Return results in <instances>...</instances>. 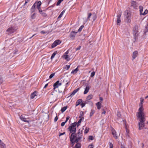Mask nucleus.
Listing matches in <instances>:
<instances>
[{"label": "nucleus", "instance_id": "1", "mask_svg": "<svg viewBox=\"0 0 148 148\" xmlns=\"http://www.w3.org/2000/svg\"><path fill=\"white\" fill-rule=\"evenodd\" d=\"M137 116L138 118H140V122L138 123L139 130L142 129L144 127V122L145 121L144 113H137Z\"/></svg>", "mask_w": 148, "mask_h": 148}, {"label": "nucleus", "instance_id": "2", "mask_svg": "<svg viewBox=\"0 0 148 148\" xmlns=\"http://www.w3.org/2000/svg\"><path fill=\"white\" fill-rule=\"evenodd\" d=\"M124 15L125 17V21L127 23H130L131 21V14L130 11L128 10L125 11Z\"/></svg>", "mask_w": 148, "mask_h": 148}, {"label": "nucleus", "instance_id": "3", "mask_svg": "<svg viewBox=\"0 0 148 148\" xmlns=\"http://www.w3.org/2000/svg\"><path fill=\"white\" fill-rule=\"evenodd\" d=\"M77 123H75L72 124L68 128L69 131H70L72 134H74L76 132V126Z\"/></svg>", "mask_w": 148, "mask_h": 148}, {"label": "nucleus", "instance_id": "4", "mask_svg": "<svg viewBox=\"0 0 148 148\" xmlns=\"http://www.w3.org/2000/svg\"><path fill=\"white\" fill-rule=\"evenodd\" d=\"M144 99L143 98H140V102L139 104V108L138 109V112L137 113H144V108L143 107V104Z\"/></svg>", "mask_w": 148, "mask_h": 148}, {"label": "nucleus", "instance_id": "5", "mask_svg": "<svg viewBox=\"0 0 148 148\" xmlns=\"http://www.w3.org/2000/svg\"><path fill=\"white\" fill-rule=\"evenodd\" d=\"M76 136H75L74 134H71L70 138V140L72 146H73L74 145V143L76 142L75 141L76 138Z\"/></svg>", "mask_w": 148, "mask_h": 148}, {"label": "nucleus", "instance_id": "6", "mask_svg": "<svg viewBox=\"0 0 148 148\" xmlns=\"http://www.w3.org/2000/svg\"><path fill=\"white\" fill-rule=\"evenodd\" d=\"M16 30V29L14 27H9L6 31L7 32L8 34H10L14 32Z\"/></svg>", "mask_w": 148, "mask_h": 148}, {"label": "nucleus", "instance_id": "7", "mask_svg": "<svg viewBox=\"0 0 148 148\" xmlns=\"http://www.w3.org/2000/svg\"><path fill=\"white\" fill-rule=\"evenodd\" d=\"M69 52L67 51L64 54V55L62 56V57L66 59L67 61H69L70 60L69 56L68 55L69 53Z\"/></svg>", "mask_w": 148, "mask_h": 148}, {"label": "nucleus", "instance_id": "8", "mask_svg": "<svg viewBox=\"0 0 148 148\" xmlns=\"http://www.w3.org/2000/svg\"><path fill=\"white\" fill-rule=\"evenodd\" d=\"M61 42L59 40H57L55 41L51 45V47L52 48L55 47L57 45L60 44Z\"/></svg>", "mask_w": 148, "mask_h": 148}, {"label": "nucleus", "instance_id": "9", "mask_svg": "<svg viewBox=\"0 0 148 148\" xmlns=\"http://www.w3.org/2000/svg\"><path fill=\"white\" fill-rule=\"evenodd\" d=\"M61 85V83L59 81H57L53 84L54 89L55 90L56 88H58L59 86Z\"/></svg>", "mask_w": 148, "mask_h": 148}, {"label": "nucleus", "instance_id": "10", "mask_svg": "<svg viewBox=\"0 0 148 148\" xmlns=\"http://www.w3.org/2000/svg\"><path fill=\"white\" fill-rule=\"evenodd\" d=\"M77 33V32H75L72 31L71 32L69 36L70 38L72 40H74Z\"/></svg>", "mask_w": 148, "mask_h": 148}, {"label": "nucleus", "instance_id": "11", "mask_svg": "<svg viewBox=\"0 0 148 148\" xmlns=\"http://www.w3.org/2000/svg\"><path fill=\"white\" fill-rule=\"evenodd\" d=\"M121 12H120L119 14L117 15V24L119 25H120V23L121 22L120 17L121 15Z\"/></svg>", "mask_w": 148, "mask_h": 148}, {"label": "nucleus", "instance_id": "12", "mask_svg": "<svg viewBox=\"0 0 148 148\" xmlns=\"http://www.w3.org/2000/svg\"><path fill=\"white\" fill-rule=\"evenodd\" d=\"M139 32L138 28L137 27H135L133 29V33L135 36H138Z\"/></svg>", "mask_w": 148, "mask_h": 148}, {"label": "nucleus", "instance_id": "13", "mask_svg": "<svg viewBox=\"0 0 148 148\" xmlns=\"http://www.w3.org/2000/svg\"><path fill=\"white\" fill-rule=\"evenodd\" d=\"M131 5L134 8H135L138 6V4L134 1H131Z\"/></svg>", "mask_w": 148, "mask_h": 148}, {"label": "nucleus", "instance_id": "14", "mask_svg": "<svg viewBox=\"0 0 148 148\" xmlns=\"http://www.w3.org/2000/svg\"><path fill=\"white\" fill-rule=\"evenodd\" d=\"M60 82L61 83V85L62 84L67 85L69 83V82H67V79L66 78L61 79L60 80Z\"/></svg>", "mask_w": 148, "mask_h": 148}, {"label": "nucleus", "instance_id": "15", "mask_svg": "<svg viewBox=\"0 0 148 148\" xmlns=\"http://www.w3.org/2000/svg\"><path fill=\"white\" fill-rule=\"evenodd\" d=\"M112 134L113 135L114 138H118V136L116 134V131L113 129L112 130Z\"/></svg>", "mask_w": 148, "mask_h": 148}, {"label": "nucleus", "instance_id": "16", "mask_svg": "<svg viewBox=\"0 0 148 148\" xmlns=\"http://www.w3.org/2000/svg\"><path fill=\"white\" fill-rule=\"evenodd\" d=\"M79 90V88L74 90L71 94H69V95L67 97V98H68L70 96H73Z\"/></svg>", "mask_w": 148, "mask_h": 148}, {"label": "nucleus", "instance_id": "17", "mask_svg": "<svg viewBox=\"0 0 148 148\" xmlns=\"http://www.w3.org/2000/svg\"><path fill=\"white\" fill-rule=\"evenodd\" d=\"M90 86L89 85H87L86 86L84 92V94H86L88 92L90 88Z\"/></svg>", "mask_w": 148, "mask_h": 148}, {"label": "nucleus", "instance_id": "18", "mask_svg": "<svg viewBox=\"0 0 148 148\" xmlns=\"http://www.w3.org/2000/svg\"><path fill=\"white\" fill-rule=\"evenodd\" d=\"M37 96V92L36 91L34 92L31 95V98L33 99Z\"/></svg>", "mask_w": 148, "mask_h": 148}, {"label": "nucleus", "instance_id": "19", "mask_svg": "<svg viewBox=\"0 0 148 148\" xmlns=\"http://www.w3.org/2000/svg\"><path fill=\"white\" fill-rule=\"evenodd\" d=\"M36 4H37V7L38 10L40 9V5L41 4V2L40 1L36 2Z\"/></svg>", "mask_w": 148, "mask_h": 148}, {"label": "nucleus", "instance_id": "20", "mask_svg": "<svg viewBox=\"0 0 148 148\" xmlns=\"http://www.w3.org/2000/svg\"><path fill=\"white\" fill-rule=\"evenodd\" d=\"M20 119H21L22 121H24L25 122H29V121L28 120H27V119L25 118L24 116H23L22 115L21 116H20Z\"/></svg>", "mask_w": 148, "mask_h": 148}, {"label": "nucleus", "instance_id": "21", "mask_svg": "<svg viewBox=\"0 0 148 148\" xmlns=\"http://www.w3.org/2000/svg\"><path fill=\"white\" fill-rule=\"evenodd\" d=\"M138 52L137 51H135L133 53L132 58L133 59H135L138 56Z\"/></svg>", "mask_w": 148, "mask_h": 148}, {"label": "nucleus", "instance_id": "22", "mask_svg": "<svg viewBox=\"0 0 148 148\" xmlns=\"http://www.w3.org/2000/svg\"><path fill=\"white\" fill-rule=\"evenodd\" d=\"M76 138L75 139V141H76V142H77L79 141L81 139V138H82V135H81V134H80V135H79L78 136L77 135L76 136Z\"/></svg>", "mask_w": 148, "mask_h": 148}, {"label": "nucleus", "instance_id": "23", "mask_svg": "<svg viewBox=\"0 0 148 148\" xmlns=\"http://www.w3.org/2000/svg\"><path fill=\"white\" fill-rule=\"evenodd\" d=\"M39 10V12L43 16L46 17L47 16V14L45 12H44L42 10Z\"/></svg>", "mask_w": 148, "mask_h": 148}, {"label": "nucleus", "instance_id": "24", "mask_svg": "<svg viewBox=\"0 0 148 148\" xmlns=\"http://www.w3.org/2000/svg\"><path fill=\"white\" fill-rule=\"evenodd\" d=\"M101 103L100 102H98L97 103H96V105L97 107V109L98 110H99L101 108Z\"/></svg>", "mask_w": 148, "mask_h": 148}, {"label": "nucleus", "instance_id": "25", "mask_svg": "<svg viewBox=\"0 0 148 148\" xmlns=\"http://www.w3.org/2000/svg\"><path fill=\"white\" fill-rule=\"evenodd\" d=\"M82 100L81 99H79L78 100L76 103V106H78L80 103L82 102Z\"/></svg>", "mask_w": 148, "mask_h": 148}, {"label": "nucleus", "instance_id": "26", "mask_svg": "<svg viewBox=\"0 0 148 148\" xmlns=\"http://www.w3.org/2000/svg\"><path fill=\"white\" fill-rule=\"evenodd\" d=\"M93 97V96L92 95H88L86 98V100H89L91 99Z\"/></svg>", "mask_w": 148, "mask_h": 148}, {"label": "nucleus", "instance_id": "27", "mask_svg": "<svg viewBox=\"0 0 148 148\" xmlns=\"http://www.w3.org/2000/svg\"><path fill=\"white\" fill-rule=\"evenodd\" d=\"M0 145L1 148H6V145L2 142L0 144Z\"/></svg>", "mask_w": 148, "mask_h": 148}, {"label": "nucleus", "instance_id": "28", "mask_svg": "<svg viewBox=\"0 0 148 148\" xmlns=\"http://www.w3.org/2000/svg\"><path fill=\"white\" fill-rule=\"evenodd\" d=\"M78 71V69H77V68H76L74 70L72 71L71 72V74H76L77 72Z\"/></svg>", "mask_w": 148, "mask_h": 148}, {"label": "nucleus", "instance_id": "29", "mask_svg": "<svg viewBox=\"0 0 148 148\" xmlns=\"http://www.w3.org/2000/svg\"><path fill=\"white\" fill-rule=\"evenodd\" d=\"M65 12V10H64L63 11L61 12V13H60V14L59 15V16H58V18L59 19V18H61V17L62 16H63V14H64Z\"/></svg>", "mask_w": 148, "mask_h": 148}, {"label": "nucleus", "instance_id": "30", "mask_svg": "<svg viewBox=\"0 0 148 148\" xmlns=\"http://www.w3.org/2000/svg\"><path fill=\"white\" fill-rule=\"evenodd\" d=\"M97 17V16L96 14H92V20L93 21H95V19H96Z\"/></svg>", "mask_w": 148, "mask_h": 148}, {"label": "nucleus", "instance_id": "31", "mask_svg": "<svg viewBox=\"0 0 148 148\" xmlns=\"http://www.w3.org/2000/svg\"><path fill=\"white\" fill-rule=\"evenodd\" d=\"M57 52L56 51L54 52L53 53V54H52V55L51 57V60H52L54 58L56 54H57Z\"/></svg>", "mask_w": 148, "mask_h": 148}, {"label": "nucleus", "instance_id": "32", "mask_svg": "<svg viewBox=\"0 0 148 148\" xmlns=\"http://www.w3.org/2000/svg\"><path fill=\"white\" fill-rule=\"evenodd\" d=\"M139 9L140 14L142 15V14H143V7L141 6H140L139 7Z\"/></svg>", "mask_w": 148, "mask_h": 148}, {"label": "nucleus", "instance_id": "33", "mask_svg": "<svg viewBox=\"0 0 148 148\" xmlns=\"http://www.w3.org/2000/svg\"><path fill=\"white\" fill-rule=\"evenodd\" d=\"M57 97H62L63 95V93L62 92H59L57 94Z\"/></svg>", "mask_w": 148, "mask_h": 148}, {"label": "nucleus", "instance_id": "34", "mask_svg": "<svg viewBox=\"0 0 148 148\" xmlns=\"http://www.w3.org/2000/svg\"><path fill=\"white\" fill-rule=\"evenodd\" d=\"M67 107V106H65L64 107L62 108L61 109V111L62 112H63L64 111H65V110L66 109Z\"/></svg>", "mask_w": 148, "mask_h": 148}, {"label": "nucleus", "instance_id": "35", "mask_svg": "<svg viewBox=\"0 0 148 148\" xmlns=\"http://www.w3.org/2000/svg\"><path fill=\"white\" fill-rule=\"evenodd\" d=\"M81 145L80 143H77V144L75 145V148H80Z\"/></svg>", "mask_w": 148, "mask_h": 148}, {"label": "nucleus", "instance_id": "36", "mask_svg": "<svg viewBox=\"0 0 148 148\" xmlns=\"http://www.w3.org/2000/svg\"><path fill=\"white\" fill-rule=\"evenodd\" d=\"M81 119L79 120V121L78 123H77V127H78L79 125H80V123H81L82 120L84 119L83 117H82L80 118Z\"/></svg>", "mask_w": 148, "mask_h": 148}, {"label": "nucleus", "instance_id": "37", "mask_svg": "<svg viewBox=\"0 0 148 148\" xmlns=\"http://www.w3.org/2000/svg\"><path fill=\"white\" fill-rule=\"evenodd\" d=\"M36 3H35L34 4V5H33L32 6V7L31 10H33V11H34V10L35 9V8L36 7Z\"/></svg>", "mask_w": 148, "mask_h": 148}, {"label": "nucleus", "instance_id": "38", "mask_svg": "<svg viewBox=\"0 0 148 148\" xmlns=\"http://www.w3.org/2000/svg\"><path fill=\"white\" fill-rule=\"evenodd\" d=\"M95 113V111L94 110H92L91 112L90 113V117H91V116H92L93 114Z\"/></svg>", "mask_w": 148, "mask_h": 148}, {"label": "nucleus", "instance_id": "39", "mask_svg": "<svg viewBox=\"0 0 148 148\" xmlns=\"http://www.w3.org/2000/svg\"><path fill=\"white\" fill-rule=\"evenodd\" d=\"M125 129H126V136H127L128 137L129 136V132L128 130L127 129V128L126 126H125Z\"/></svg>", "mask_w": 148, "mask_h": 148}, {"label": "nucleus", "instance_id": "40", "mask_svg": "<svg viewBox=\"0 0 148 148\" xmlns=\"http://www.w3.org/2000/svg\"><path fill=\"white\" fill-rule=\"evenodd\" d=\"M148 13V10H145L144 12L142 14V15H145Z\"/></svg>", "mask_w": 148, "mask_h": 148}, {"label": "nucleus", "instance_id": "41", "mask_svg": "<svg viewBox=\"0 0 148 148\" xmlns=\"http://www.w3.org/2000/svg\"><path fill=\"white\" fill-rule=\"evenodd\" d=\"M89 129V128L86 127L84 131V133L85 134L87 133L88 132Z\"/></svg>", "mask_w": 148, "mask_h": 148}, {"label": "nucleus", "instance_id": "42", "mask_svg": "<svg viewBox=\"0 0 148 148\" xmlns=\"http://www.w3.org/2000/svg\"><path fill=\"white\" fill-rule=\"evenodd\" d=\"M109 148H113V145L112 143L111 142H109Z\"/></svg>", "mask_w": 148, "mask_h": 148}, {"label": "nucleus", "instance_id": "43", "mask_svg": "<svg viewBox=\"0 0 148 148\" xmlns=\"http://www.w3.org/2000/svg\"><path fill=\"white\" fill-rule=\"evenodd\" d=\"M35 16H36V15H35V13H34L33 14H32L31 16V18L33 19H34L35 18V17H36Z\"/></svg>", "mask_w": 148, "mask_h": 148}, {"label": "nucleus", "instance_id": "44", "mask_svg": "<svg viewBox=\"0 0 148 148\" xmlns=\"http://www.w3.org/2000/svg\"><path fill=\"white\" fill-rule=\"evenodd\" d=\"M63 0H59V1L57 2L56 5H59L60 3Z\"/></svg>", "mask_w": 148, "mask_h": 148}, {"label": "nucleus", "instance_id": "45", "mask_svg": "<svg viewBox=\"0 0 148 148\" xmlns=\"http://www.w3.org/2000/svg\"><path fill=\"white\" fill-rule=\"evenodd\" d=\"M95 72L94 71H93L91 73L90 75V77H93L95 75Z\"/></svg>", "mask_w": 148, "mask_h": 148}, {"label": "nucleus", "instance_id": "46", "mask_svg": "<svg viewBox=\"0 0 148 148\" xmlns=\"http://www.w3.org/2000/svg\"><path fill=\"white\" fill-rule=\"evenodd\" d=\"M55 75V73H53L51 74L49 76V78L50 79H51L54 75Z\"/></svg>", "mask_w": 148, "mask_h": 148}, {"label": "nucleus", "instance_id": "47", "mask_svg": "<svg viewBox=\"0 0 148 148\" xmlns=\"http://www.w3.org/2000/svg\"><path fill=\"white\" fill-rule=\"evenodd\" d=\"M83 115H84L83 112H80V116H79V118H82V117H83Z\"/></svg>", "mask_w": 148, "mask_h": 148}, {"label": "nucleus", "instance_id": "48", "mask_svg": "<svg viewBox=\"0 0 148 148\" xmlns=\"http://www.w3.org/2000/svg\"><path fill=\"white\" fill-rule=\"evenodd\" d=\"M49 32H44L43 31H41V33L42 34H48Z\"/></svg>", "mask_w": 148, "mask_h": 148}, {"label": "nucleus", "instance_id": "49", "mask_svg": "<svg viewBox=\"0 0 148 148\" xmlns=\"http://www.w3.org/2000/svg\"><path fill=\"white\" fill-rule=\"evenodd\" d=\"M92 15V14L91 13H89L88 14V16L87 17V19L88 20H90V18Z\"/></svg>", "mask_w": 148, "mask_h": 148}, {"label": "nucleus", "instance_id": "50", "mask_svg": "<svg viewBox=\"0 0 148 148\" xmlns=\"http://www.w3.org/2000/svg\"><path fill=\"white\" fill-rule=\"evenodd\" d=\"M117 116L119 118H120L121 116V114L119 112H117Z\"/></svg>", "mask_w": 148, "mask_h": 148}, {"label": "nucleus", "instance_id": "51", "mask_svg": "<svg viewBox=\"0 0 148 148\" xmlns=\"http://www.w3.org/2000/svg\"><path fill=\"white\" fill-rule=\"evenodd\" d=\"M83 28V26H81L79 28V29H78V32H80L81 30H82V28Z\"/></svg>", "mask_w": 148, "mask_h": 148}, {"label": "nucleus", "instance_id": "52", "mask_svg": "<svg viewBox=\"0 0 148 148\" xmlns=\"http://www.w3.org/2000/svg\"><path fill=\"white\" fill-rule=\"evenodd\" d=\"M70 67V65H66L65 68V69H66V70H68L69 68Z\"/></svg>", "mask_w": 148, "mask_h": 148}, {"label": "nucleus", "instance_id": "53", "mask_svg": "<svg viewBox=\"0 0 148 148\" xmlns=\"http://www.w3.org/2000/svg\"><path fill=\"white\" fill-rule=\"evenodd\" d=\"M66 123V122L65 121L62 123L61 125V126L62 127L63 126L65 125Z\"/></svg>", "mask_w": 148, "mask_h": 148}, {"label": "nucleus", "instance_id": "54", "mask_svg": "<svg viewBox=\"0 0 148 148\" xmlns=\"http://www.w3.org/2000/svg\"><path fill=\"white\" fill-rule=\"evenodd\" d=\"M89 140H93V137L92 136H89Z\"/></svg>", "mask_w": 148, "mask_h": 148}, {"label": "nucleus", "instance_id": "55", "mask_svg": "<svg viewBox=\"0 0 148 148\" xmlns=\"http://www.w3.org/2000/svg\"><path fill=\"white\" fill-rule=\"evenodd\" d=\"M81 48V46H79L77 48H76V51L79 50Z\"/></svg>", "mask_w": 148, "mask_h": 148}, {"label": "nucleus", "instance_id": "56", "mask_svg": "<svg viewBox=\"0 0 148 148\" xmlns=\"http://www.w3.org/2000/svg\"><path fill=\"white\" fill-rule=\"evenodd\" d=\"M103 111V112L102 113V114H105L106 113V111L103 109H102Z\"/></svg>", "mask_w": 148, "mask_h": 148}, {"label": "nucleus", "instance_id": "57", "mask_svg": "<svg viewBox=\"0 0 148 148\" xmlns=\"http://www.w3.org/2000/svg\"><path fill=\"white\" fill-rule=\"evenodd\" d=\"M88 148H93V146L92 145H89Z\"/></svg>", "mask_w": 148, "mask_h": 148}, {"label": "nucleus", "instance_id": "58", "mask_svg": "<svg viewBox=\"0 0 148 148\" xmlns=\"http://www.w3.org/2000/svg\"><path fill=\"white\" fill-rule=\"evenodd\" d=\"M69 118H70L69 116H67L66 118V119L65 121L66 122L67 121L69 120Z\"/></svg>", "mask_w": 148, "mask_h": 148}, {"label": "nucleus", "instance_id": "59", "mask_svg": "<svg viewBox=\"0 0 148 148\" xmlns=\"http://www.w3.org/2000/svg\"><path fill=\"white\" fill-rule=\"evenodd\" d=\"M2 78L1 76L0 75V83H1L2 82Z\"/></svg>", "mask_w": 148, "mask_h": 148}, {"label": "nucleus", "instance_id": "60", "mask_svg": "<svg viewBox=\"0 0 148 148\" xmlns=\"http://www.w3.org/2000/svg\"><path fill=\"white\" fill-rule=\"evenodd\" d=\"M58 117H57V116H56L55 119H54V121L55 122H56L57 121V120H58Z\"/></svg>", "mask_w": 148, "mask_h": 148}, {"label": "nucleus", "instance_id": "61", "mask_svg": "<svg viewBox=\"0 0 148 148\" xmlns=\"http://www.w3.org/2000/svg\"><path fill=\"white\" fill-rule=\"evenodd\" d=\"M65 132H64L63 133H60V134L59 135V136H60L64 134H65Z\"/></svg>", "mask_w": 148, "mask_h": 148}, {"label": "nucleus", "instance_id": "62", "mask_svg": "<svg viewBox=\"0 0 148 148\" xmlns=\"http://www.w3.org/2000/svg\"><path fill=\"white\" fill-rule=\"evenodd\" d=\"M85 104L84 103H82L81 104V105L82 106V108H83L85 106Z\"/></svg>", "mask_w": 148, "mask_h": 148}, {"label": "nucleus", "instance_id": "63", "mask_svg": "<svg viewBox=\"0 0 148 148\" xmlns=\"http://www.w3.org/2000/svg\"><path fill=\"white\" fill-rule=\"evenodd\" d=\"M29 0H26L25 1V3L24 4V5H25L27 3L29 2Z\"/></svg>", "mask_w": 148, "mask_h": 148}, {"label": "nucleus", "instance_id": "64", "mask_svg": "<svg viewBox=\"0 0 148 148\" xmlns=\"http://www.w3.org/2000/svg\"><path fill=\"white\" fill-rule=\"evenodd\" d=\"M145 34L147 36L146 37L148 38V32L147 31V32H145Z\"/></svg>", "mask_w": 148, "mask_h": 148}]
</instances>
